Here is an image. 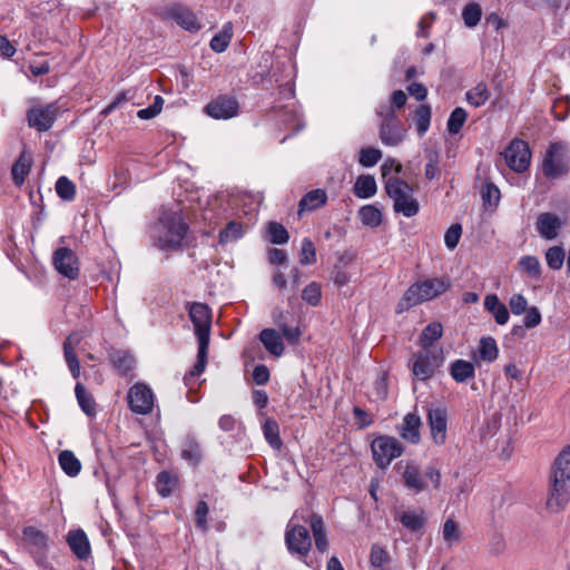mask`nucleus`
<instances>
[{
    "label": "nucleus",
    "instance_id": "1",
    "mask_svg": "<svg viewBox=\"0 0 570 570\" xmlns=\"http://www.w3.org/2000/svg\"><path fill=\"white\" fill-rule=\"evenodd\" d=\"M186 308L188 311L189 318L195 327V334L198 338V353H197V363L190 370L188 374L185 375L184 382L186 385H191L193 381L198 377L206 367L207 363V351L209 345V335L212 327V312L208 305L199 302H188L186 304Z\"/></svg>",
    "mask_w": 570,
    "mask_h": 570
},
{
    "label": "nucleus",
    "instance_id": "2",
    "mask_svg": "<svg viewBox=\"0 0 570 570\" xmlns=\"http://www.w3.org/2000/svg\"><path fill=\"white\" fill-rule=\"evenodd\" d=\"M570 500V445L566 446L556 458L547 498V509L559 512Z\"/></svg>",
    "mask_w": 570,
    "mask_h": 570
},
{
    "label": "nucleus",
    "instance_id": "3",
    "mask_svg": "<svg viewBox=\"0 0 570 570\" xmlns=\"http://www.w3.org/2000/svg\"><path fill=\"white\" fill-rule=\"evenodd\" d=\"M187 226L179 213H165L155 227V242L161 249H177L186 236Z\"/></svg>",
    "mask_w": 570,
    "mask_h": 570
},
{
    "label": "nucleus",
    "instance_id": "4",
    "mask_svg": "<svg viewBox=\"0 0 570 570\" xmlns=\"http://www.w3.org/2000/svg\"><path fill=\"white\" fill-rule=\"evenodd\" d=\"M448 287L449 283L443 278H428L423 282L414 283L400 299L396 311L402 313L412 306L430 301L444 293Z\"/></svg>",
    "mask_w": 570,
    "mask_h": 570
},
{
    "label": "nucleus",
    "instance_id": "5",
    "mask_svg": "<svg viewBox=\"0 0 570 570\" xmlns=\"http://www.w3.org/2000/svg\"><path fill=\"white\" fill-rule=\"evenodd\" d=\"M385 190L393 199V207L396 213L405 217H412L419 212V203L413 197L412 187L400 178H389L385 183Z\"/></svg>",
    "mask_w": 570,
    "mask_h": 570
},
{
    "label": "nucleus",
    "instance_id": "6",
    "mask_svg": "<svg viewBox=\"0 0 570 570\" xmlns=\"http://www.w3.org/2000/svg\"><path fill=\"white\" fill-rule=\"evenodd\" d=\"M429 479L434 489H439L441 485V472L434 466H426L424 472L414 464H406L402 473V481L407 490L417 494L428 489Z\"/></svg>",
    "mask_w": 570,
    "mask_h": 570
},
{
    "label": "nucleus",
    "instance_id": "7",
    "mask_svg": "<svg viewBox=\"0 0 570 570\" xmlns=\"http://www.w3.org/2000/svg\"><path fill=\"white\" fill-rule=\"evenodd\" d=\"M443 355L436 350H421L410 361L412 374L420 381L431 379L443 364Z\"/></svg>",
    "mask_w": 570,
    "mask_h": 570
},
{
    "label": "nucleus",
    "instance_id": "8",
    "mask_svg": "<svg viewBox=\"0 0 570 570\" xmlns=\"http://www.w3.org/2000/svg\"><path fill=\"white\" fill-rule=\"evenodd\" d=\"M296 518L295 513L286 525L285 543L291 554L306 558L312 548V540L308 530L304 525L295 523Z\"/></svg>",
    "mask_w": 570,
    "mask_h": 570
},
{
    "label": "nucleus",
    "instance_id": "9",
    "mask_svg": "<svg viewBox=\"0 0 570 570\" xmlns=\"http://www.w3.org/2000/svg\"><path fill=\"white\" fill-rule=\"evenodd\" d=\"M371 450L376 465L382 469L390 465L394 459L403 453V446L400 441L389 435H381L374 439Z\"/></svg>",
    "mask_w": 570,
    "mask_h": 570
},
{
    "label": "nucleus",
    "instance_id": "10",
    "mask_svg": "<svg viewBox=\"0 0 570 570\" xmlns=\"http://www.w3.org/2000/svg\"><path fill=\"white\" fill-rule=\"evenodd\" d=\"M448 407L441 403L431 404L428 407L426 421L430 429L432 442L444 445L448 439Z\"/></svg>",
    "mask_w": 570,
    "mask_h": 570
},
{
    "label": "nucleus",
    "instance_id": "11",
    "mask_svg": "<svg viewBox=\"0 0 570 570\" xmlns=\"http://www.w3.org/2000/svg\"><path fill=\"white\" fill-rule=\"evenodd\" d=\"M543 174L548 178H559L569 170V161L564 147L561 144H552L542 163Z\"/></svg>",
    "mask_w": 570,
    "mask_h": 570
},
{
    "label": "nucleus",
    "instance_id": "12",
    "mask_svg": "<svg viewBox=\"0 0 570 570\" xmlns=\"http://www.w3.org/2000/svg\"><path fill=\"white\" fill-rule=\"evenodd\" d=\"M58 112L57 102L33 106L27 112L28 124L38 131H47L56 121Z\"/></svg>",
    "mask_w": 570,
    "mask_h": 570
},
{
    "label": "nucleus",
    "instance_id": "13",
    "mask_svg": "<svg viewBox=\"0 0 570 570\" xmlns=\"http://www.w3.org/2000/svg\"><path fill=\"white\" fill-rule=\"evenodd\" d=\"M507 165L515 173H523L528 169L531 160V151L525 141L514 139L504 151Z\"/></svg>",
    "mask_w": 570,
    "mask_h": 570
},
{
    "label": "nucleus",
    "instance_id": "14",
    "mask_svg": "<svg viewBox=\"0 0 570 570\" xmlns=\"http://www.w3.org/2000/svg\"><path fill=\"white\" fill-rule=\"evenodd\" d=\"M155 396L146 384L137 383L128 392V403L132 412L148 414L153 411Z\"/></svg>",
    "mask_w": 570,
    "mask_h": 570
},
{
    "label": "nucleus",
    "instance_id": "15",
    "mask_svg": "<svg viewBox=\"0 0 570 570\" xmlns=\"http://www.w3.org/2000/svg\"><path fill=\"white\" fill-rule=\"evenodd\" d=\"M404 137L405 130L401 127L394 110H389L380 128V139L382 144L395 147L403 141Z\"/></svg>",
    "mask_w": 570,
    "mask_h": 570
},
{
    "label": "nucleus",
    "instance_id": "16",
    "mask_svg": "<svg viewBox=\"0 0 570 570\" xmlns=\"http://www.w3.org/2000/svg\"><path fill=\"white\" fill-rule=\"evenodd\" d=\"M238 102L234 97L219 96L208 102L205 107V112L217 120H226L238 115Z\"/></svg>",
    "mask_w": 570,
    "mask_h": 570
},
{
    "label": "nucleus",
    "instance_id": "17",
    "mask_svg": "<svg viewBox=\"0 0 570 570\" xmlns=\"http://www.w3.org/2000/svg\"><path fill=\"white\" fill-rule=\"evenodd\" d=\"M53 265L61 275L70 279L77 278L79 274L78 258L67 247H60L53 253Z\"/></svg>",
    "mask_w": 570,
    "mask_h": 570
},
{
    "label": "nucleus",
    "instance_id": "18",
    "mask_svg": "<svg viewBox=\"0 0 570 570\" xmlns=\"http://www.w3.org/2000/svg\"><path fill=\"white\" fill-rule=\"evenodd\" d=\"M163 14L175 20L185 30L197 31L200 29V23L194 12L181 4L174 3L166 7Z\"/></svg>",
    "mask_w": 570,
    "mask_h": 570
},
{
    "label": "nucleus",
    "instance_id": "19",
    "mask_svg": "<svg viewBox=\"0 0 570 570\" xmlns=\"http://www.w3.org/2000/svg\"><path fill=\"white\" fill-rule=\"evenodd\" d=\"M293 318L289 312L276 309L273 312L274 324L279 328L284 338L289 344H297L302 336V331L298 325H293L291 320Z\"/></svg>",
    "mask_w": 570,
    "mask_h": 570
},
{
    "label": "nucleus",
    "instance_id": "20",
    "mask_svg": "<svg viewBox=\"0 0 570 570\" xmlns=\"http://www.w3.org/2000/svg\"><path fill=\"white\" fill-rule=\"evenodd\" d=\"M395 519L412 533L421 532L426 522L428 514L423 509H405L396 512Z\"/></svg>",
    "mask_w": 570,
    "mask_h": 570
},
{
    "label": "nucleus",
    "instance_id": "21",
    "mask_svg": "<svg viewBox=\"0 0 570 570\" xmlns=\"http://www.w3.org/2000/svg\"><path fill=\"white\" fill-rule=\"evenodd\" d=\"M562 223L560 218L552 213H542L538 216L535 228L539 235L548 240H552L558 236Z\"/></svg>",
    "mask_w": 570,
    "mask_h": 570
},
{
    "label": "nucleus",
    "instance_id": "22",
    "mask_svg": "<svg viewBox=\"0 0 570 570\" xmlns=\"http://www.w3.org/2000/svg\"><path fill=\"white\" fill-rule=\"evenodd\" d=\"M67 542L70 550L80 560H86L90 556V543L83 530H71L67 534Z\"/></svg>",
    "mask_w": 570,
    "mask_h": 570
},
{
    "label": "nucleus",
    "instance_id": "23",
    "mask_svg": "<svg viewBox=\"0 0 570 570\" xmlns=\"http://www.w3.org/2000/svg\"><path fill=\"white\" fill-rule=\"evenodd\" d=\"M283 337V334H279L275 328H264L259 333L261 343L275 357H281L285 351Z\"/></svg>",
    "mask_w": 570,
    "mask_h": 570
},
{
    "label": "nucleus",
    "instance_id": "24",
    "mask_svg": "<svg viewBox=\"0 0 570 570\" xmlns=\"http://www.w3.org/2000/svg\"><path fill=\"white\" fill-rule=\"evenodd\" d=\"M421 425L422 421L417 414L407 413L402 422L401 436L412 444H417L421 440Z\"/></svg>",
    "mask_w": 570,
    "mask_h": 570
},
{
    "label": "nucleus",
    "instance_id": "25",
    "mask_svg": "<svg viewBox=\"0 0 570 570\" xmlns=\"http://www.w3.org/2000/svg\"><path fill=\"white\" fill-rule=\"evenodd\" d=\"M484 308L492 314L499 325L508 323L510 318L509 311L507 306L499 301L497 295L491 294L485 296Z\"/></svg>",
    "mask_w": 570,
    "mask_h": 570
},
{
    "label": "nucleus",
    "instance_id": "26",
    "mask_svg": "<svg viewBox=\"0 0 570 570\" xmlns=\"http://www.w3.org/2000/svg\"><path fill=\"white\" fill-rule=\"evenodd\" d=\"M377 191L375 178L371 175H361L356 178L353 193L357 198L367 199Z\"/></svg>",
    "mask_w": 570,
    "mask_h": 570
},
{
    "label": "nucleus",
    "instance_id": "27",
    "mask_svg": "<svg viewBox=\"0 0 570 570\" xmlns=\"http://www.w3.org/2000/svg\"><path fill=\"white\" fill-rule=\"evenodd\" d=\"M450 375L456 383H464L475 375L474 365L465 360H455L450 365Z\"/></svg>",
    "mask_w": 570,
    "mask_h": 570
},
{
    "label": "nucleus",
    "instance_id": "28",
    "mask_svg": "<svg viewBox=\"0 0 570 570\" xmlns=\"http://www.w3.org/2000/svg\"><path fill=\"white\" fill-rule=\"evenodd\" d=\"M77 335H69L63 344L65 358L71 375L77 379L80 375V362L73 351V345L78 344Z\"/></svg>",
    "mask_w": 570,
    "mask_h": 570
},
{
    "label": "nucleus",
    "instance_id": "29",
    "mask_svg": "<svg viewBox=\"0 0 570 570\" xmlns=\"http://www.w3.org/2000/svg\"><path fill=\"white\" fill-rule=\"evenodd\" d=\"M327 195L325 190L323 189H314L305 194V196L299 202V210L298 213L302 214L303 212H312L315 210L323 205L326 204Z\"/></svg>",
    "mask_w": 570,
    "mask_h": 570
},
{
    "label": "nucleus",
    "instance_id": "30",
    "mask_svg": "<svg viewBox=\"0 0 570 570\" xmlns=\"http://www.w3.org/2000/svg\"><path fill=\"white\" fill-rule=\"evenodd\" d=\"M311 529L313 532L315 547L320 552H325L328 549V541L326 535L323 518L318 514H313L311 518Z\"/></svg>",
    "mask_w": 570,
    "mask_h": 570
},
{
    "label": "nucleus",
    "instance_id": "31",
    "mask_svg": "<svg viewBox=\"0 0 570 570\" xmlns=\"http://www.w3.org/2000/svg\"><path fill=\"white\" fill-rule=\"evenodd\" d=\"M31 164L32 158L27 153H22L13 164L11 174L12 179L17 186H21L24 183L26 177L30 173Z\"/></svg>",
    "mask_w": 570,
    "mask_h": 570
},
{
    "label": "nucleus",
    "instance_id": "32",
    "mask_svg": "<svg viewBox=\"0 0 570 570\" xmlns=\"http://www.w3.org/2000/svg\"><path fill=\"white\" fill-rule=\"evenodd\" d=\"M58 462L62 471L71 478L77 476L81 471L80 461L70 450L61 451L58 455Z\"/></svg>",
    "mask_w": 570,
    "mask_h": 570
},
{
    "label": "nucleus",
    "instance_id": "33",
    "mask_svg": "<svg viewBox=\"0 0 570 570\" xmlns=\"http://www.w3.org/2000/svg\"><path fill=\"white\" fill-rule=\"evenodd\" d=\"M232 38H233V23L232 22H226L222 30L215 35L212 40H210V49L215 52H224L230 41H232Z\"/></svg>",
    "mask_w": 570,
    "mask_h": 570
},
{
    "label": "nucleus",
    "instance_id": "34",
    "mask_svg": "<svg viewBox=\"0 0 570 570\" xmlns=\"http://www.w3.org/2000/svg\"><path fill=\"white\" fill-rule=\"evenodd\" d=\"M518 266L527 277L534 281H539L541 278L542 267L535 256H522L518 262Z\"/></svg>",
    "mask_w": 570,
    "mask_h": 570
},
{
    "label": "nucleus",
    "instance_id": "35",
    "mask_svg": "<svg viewBox=\"0 0 570 570\" xmlns=\"http://www.w3.org/2000/svg\"><path fill=\"white\" fill-rule=\"evenodd\" d=\"M110 361L115 368L121 374H128L136 364V361L131 354L125 351H115L110 354Z\"/></svg>",
    "mask_w": 570,
    "mask_h": 570
},
{
    "label": "nucleus",
    "instance_id": "36",
    "mask_svg": "<svg viewBox=\"0 0 570 570\" xmlns=\"http://www.w3.org/2000/svg\"><path fill=\"white\" fill-rule=\"evenodd\" d=\"M479 358L487 362L492 363L499 356V348L497 342L491 336L482 337L479 342Z\"/></svg>",
    "mask_w": 570,
    "mask_h": 570
},
{
    "label": "nucleus",
    "instance_id": "37",
    "mask_svg": "<svg viewBox=\"0 0 570 570\" xmlns=\"http://www.w3.org/2000/svg\"><path fill=\"white\" fill-rule=\"evenodd\" d=\"M181 458L189 462L191 465H196L202 460V450L194 436H187L183 442Z\"/></svg>",
    "mask_w": 570,
    "mask_h": 570
},
{
    "label": "nucleus",
    "instance_id": "38",
    "mask_svg": "<svg viewBox=\"0 0 570 570\" xmlns=\"http://www.w3.org/2000/svg\"><path fill=\"white\" fill-rule=\"evenodd\" d=\"M177 483H178L177 475H175L170 472H167V471H161L158 473L157 479H156L157 492L163 498H166L171 494V492L176 488Z\"/></svg>",
    "mask_w": 570,
    "mask_h": 570
},
{
    "label": "nucleus",
    "instance_id": "39",
    "mask_svg": "<svg viewBox=\"0 0 570 570\" xmlns=\"http://www.w3.org/2000/svg\"><path fill=\"white\" fill-rule=\"evenodd\" d=\"M75 394L79 406L89 416L96 414V402L92 395L86 390L81 383H77L75 387Z\"/></svg>",
    "mask_w": 570,
    "mask_h": 570
},
{
    "label": "nucleus",
    "instance_id": "40",
    "mask_svg": "<svg viewBox=\"0 0 570 570\" xmlns=\"http://www.w3.org/2000/svg\"><path fill=\"white\" fill-rule=\"evenodd\" d=\"M22 534H23V540L39 549V550H42L47 547L48 544V537L45 532H42L41 530L37 529L36 527H32V525H29V527H26L22 531Z\"/></svg>",
    "mask_w": 570,
    "mask_h": 570
},
{
    "label": "nucleus",
    "instance_id": "41",
    "mask_svg": "<svg viewBox=\"0 0 570 570\" xmlns=\"http://www.w3.org/2000/svg\"><path fill=\"white\" fill-rule=\"evenodd\" d=\"M442 325L440 323L429 324L420 335V344L423 350H432V344L442 336Z\"/></svg>",
    "mask_w": 570,
    "mask_h": 570
},
{
    "label": "nucleus",
    "instance_id": "42",
    "mask_svg": "<svg viewBox=\"0 0 570 570\" xmlns=\"http://www.w3.org/2000/svg\"><path fill=\"white\" fill-rule=\"evenodd\" d=\"M442 538L449 548L461 542V531L453 519H446L442 525Z\"/></svg>",
    "mask_w": 570,
    "mask_h": 570
},
{
    "label": "nucleus",
    "instance_id": "43",
    "mask_svg": "<svg viewBox=\"0 0 570 570\" xmlns=\"http://www.w3.org/2000/svg\"><path fill=\"white\" fill-rule=\"evenodd\" d=\"M358 218L365 226L377 227L382 223V213L373 205H365L358 210Z\"/></svg>",
    "mask_w": 570,
    "mask_h": 570
},
{
    "label": "nucleus",
    "instance_id": "44",
    "mask_svg": "<svg viewBox=\"0 0 570 570\" xmlns=\"http://www.w3.org/2000/svg\"><path fill=\"white\" fill-rule=\"evenodd\" d=\"M264 436L267 443L276 450H279L283 445V442L279 436V426L274 420H266L263 425Z\"/></svg>",
    "mask_w": 570,
    "mask_h": 570
},
{
    "label": "nucleus",
    "instance_id": "45",
    "mask_svg": "<svg viewBox=\"0 0 570 570\" xmlns=\"http://www.w3.org/2000/svg\"><path fill=\"white\" fill-rule=\"evenodd\" d=\"M390 554L381 546L373 544L370 553V563L373 570H386L384 566L389 563Z\"/></svg>",
    "mask_w": 570,
    "mask_h": 570
},
{
    "label": "nucleus",
    "instance_id": "46",
    "mask_svg": "<svg viewBox=\"0 0 570 570\" xmlns=\"http://www.w3.org/2000/svg\"><path fill=\"white\" fill-rule=\"evenodd\" d=\"M482 17V9L479 3H468L462 10L464 24L469 28L475 27Z\"/></svg>",
    "mask_w": 570,
    "mask_h": 570
},
{
    "label": "nucleus",
    "instance_id": "47",
    "mask_svg": "<svg viewBox=\"0 0 570 570\" xmlns=\"http://www.w3.org/2000/svg\"><path fill=\"white\" fill-rule=\"evenodd\" d=\"M489 98V91L487 85L483 82L478 83L475 87L466 92V100L474 107H480L487 102Z\"/></svg>",
    "mask_w": 570,
    "mask_h": 570
},
{
    "label": "nucleus",
    "instance_id": "48",
    "mask_svg": "<svg viewBox=\"0 0 570 570\" xmlns=\"http://www.w3.org/2000/svg\"><path fill=\"white\" fill-rule=\"evenodd\" d=\"M56 193L61 199L71 202L76 196V186L69 178L61 176L56 181Z\"/></svg>",
    "mask_w": 570,
    "mask_h": 570
},
{
    "label": "nucleus",
    "instance_id": "49",
    "mask_svg": "<svg viewBox=\"0 0 570 570\" xmlns=\"http://www.w3.org/2000/svg\"><path fill=\"white\" fill-rule=\"evenodd\" d=\"M468 114L462 107H456L448 119V130L450 134H459L464 122L466 121Z\"/></svg>",
    "mask_w": 570,
    "mask_h": 570
},
{
    "label": "nucleus",
    "instance_id": "50",
    "mask_svg": "<svg viewBox=\"0 0 570 570\" xmlns=\"http://www.w3.org/2000/svg\"><path fill=\"white\" fill-rule=\"evenodd\" d=\"M243 225L237 222H229L225 229L219 233V243L227 244L235 242L243 236Z\"/></svg>",
    "mask_w": 570,
    "mask_h": 570
},
{
    "label": "nucleus",
    "instance_id": "51",
    "mask_svg": "<svg viewBox=\"0 0 570 570\" xmlns=\"http://www.w3.org/2000/svg\"><path fill=\"white\" fill-rule=\"evenodd\" d=\"M415 122L420 136L424 135L431 122V108L428 105H420L415 110Z\"/></svg>",
    "mask_w": 570,
    "mask_h": 570
},
{
    "label": "nucleus",
    "instance_id": "52",
    "mask_svg": "<svg viewBox=\"0 0 570 570\" xmlns=\"http://www.w3.org/2000/svg\"><path fill=\"white\" fill-rule=\"evenodd\" d=\"M564 249L561 246H552L546 252V261L551 269H560L564 262Z\"/></svg>",
    "mask_w": 570,
    "mask_h": 570
},
{
    "label": "nucleus",
    "instance_id": "53",
    "mask_svg": "<svg viewBox=\"0 0 570 570\" xmlns=\"http://www.w3.org/2000/svg\"><path fill=\"white\" fill-rule=\"evenodd\" d=\"M267 230L271 243L282 245L288 242L289 235L282 224L271 222Z\"/></svg>",
    "mask_w": 570,
    "mask_h": 570
},
{
    "label": "nucleus",
    "instance_id": "54",
    "mask_svg": "<svg viewBox=\"0 0 570 570\" xmlns=\"http://www.w3.org/2000/svg\"><path fill=\"white\" fill-rule=\"evenodd\" d=\"M382 158V151L377 148L365 147L360 150L358 163L363 167H373Z\"/></svg>",
    "mask_w": 570,
    "mask_h": 570
},
{
    "label": "nucleus",
    "instance_id": "55",
    "mask_svg": "<svg viewBox=\"0 0 570 570\" xmlns=\"http://www.w3.org/2000/svg\"><path fill=\"white\" fill-rule=\"evenodd\" d=\"M316 262V248L309 238H304L301 244L299 263L312 265Z\"/></svg>",
    "mask_w": 570,
    "mask_h": 570
},
{
    "label": "nucleus",
    "instance_id": "56",
    "mask_svg": "<svg viewBox=\"0 0 570 570\" xmlns=\"http://www.w3.org/2000/svg\"><path fill=\"white\" fill-rule=\"evenodd\" d=\"M321 296V285L316 282L309 283L302 292V298L312 306L318 305Z\"/></svg>",
    "mask_w": 570,
    "mask_h": 570
},
{
    "label": "nucleus",
    "instance_id": "57",
    "mask_svg": "<svg viewBox=\"0 0 570 570\" xmlns=\"http://www.w3.org/2000/svg\"><path fill=\"white\" fill-rule=\"evenodd\" d=\"M482 198L485 204L489 206L498 205L500 200V190L492 183H485L482 187Z\"/></svg>",
    "mask_w": 570,
    "mask_h": 570
},
{
    "label": "nucleus",
    "instance_id": "58",
    "mask_svg": "<svg viewBox=\"0 0 570 570\" xmlns=\"http://www.w3.org/2000/svg\"><path fill=\"white\" fill-rule=\"evenodd\" d=\"M209 512L208 504L205 501H199L196 507L195 511V520L196 524L199 529L203 531H206L208 529L207 525V515Z\"/></svg>",
    "mask_w": 570,
    "mask_h": 570
},
{
    "label": "nucleus",
    "instance_id": "59",
    "mask_svg": "<svg viewBox=\"0 0 570 570\" xmlns=\"http://www.w3.org/2000/svg\"><path fill=\"white\" fill-rule=\"evenodd\" d=\"M462 234V227L459 224L452 225L444 235V242L448 248L454 249L459 244Z\"/></svg>",
    "mask_w": 570,
    "mask_h": 570
},
{
    "label": "nucleus",
    "instance_id": "60",
    "mask_svg": "<svg viewBox=\"0 0 570 570\" xmlns=\"http://www.w3.org/2000/svg\"><path fill=\"white\" fill-rule=\"evenodd\" d=\"M509 306L514 315H521L528 309V301L522 294H513L509 299Z\"/></svg>",
    "mask_w": 570,
    "mask_h": 570
},
{
    "label": "nucleus",
    "instance_id": "61",
    "mask_svg": "<svg viewBox=\"0 0 570 570\" xmlns=\"http://www.w3.org/2000/svg\"><path fill=\"white\" fill-rule=\"evenodd\" d=\"M524 313L525 316L523 318V324L527 328H534L541 323L542 316L538 307H528V309Z\"/></svg>",
    "mask_w": 570,
    "mask_h": 570
},
{
    "label": "nucleus",
    "instance_id": "62",
    "mask_svg": "<svg viewBox=\"0 0 570 570\" xmlns=\"http://www.w3.org/2000/svg\"><path fill=\"white\" fill-rule=\"evenodd\" d=\"M253 380L257 385H264L269 380V371L265 365H257L253 371Z\"/></svg>",
    "mask_w": 570,
    "mask_h": 570
},
{
    "label": "nucleus",
    "instance_id": "63",
    "mask_svg": "<svg viewBox=\"0 0 570 570\" xmlns=\"http://www.w3.org/2000/svg\"><path fill=\"white\" fill-rule=\"evenodd\" d=\"M570 105L568 99H559L554 102L552 110L556 114V117L560 120L564 119L568 111H569Z\"/></svg>",
    "mask_w": 570,
    "mask_h": 570
},
{
    "label": "nucleus",
    "instance_id": "64",
    "mask_svg": "<svg viewBox=\"0 0 570 570\" xmlns=\"http://www.w3.org/2000/svg\"><path fill=\"white\" fill-rule=\"evenodd\" d=\"M268 261L271 264L282 265L287 262V255L283 249L273 248L268 253Z\"/></svg>",
    "mask_w": 570,
    "mask_h": 570
}]
</instances>
